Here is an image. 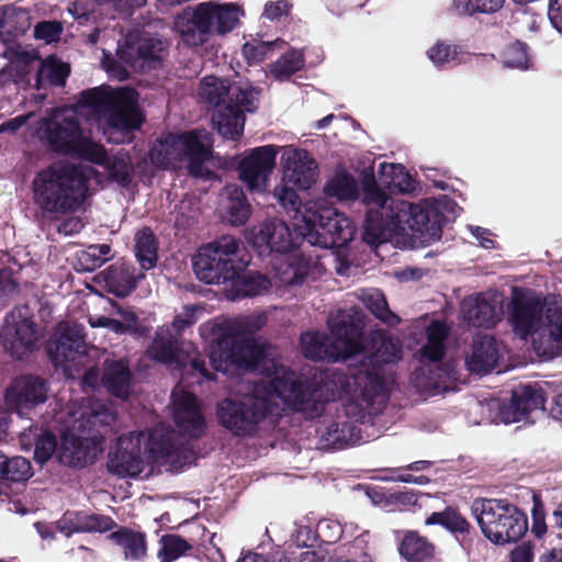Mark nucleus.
<instances>
[{
	"label": "nucleus",
	"instance_id": "obj_1",
	"mask_svg": "<svg viewBox=\"0 0 562 562\" xmlns=\"http://www.w3.org/2000/svg\"><path fill=\"white\" fill-rule=\"evenodd\" d=\"M325 193L338 200H359L366 209L362 240L371 247L390 241L393 236L408 237L411 247H425L439 240L442 214L428 203L414 204L395 199L368 181L361 193L356 179L346 172L335 175L325 186Z\"/></svg>",
	"mask_w": 562,
	"mask_h": 562
},
{
	"label": "nucleus",
	"instance_id": "obj_2",
	"mask_svg": "<svg viewBox=\"0 0 562 562\" xmlns=\"http://www.w3.org/2000/svg\"><path fill=\"white\" fill-rule=\"evenodd\" d=\"M245 393L238 398H226L217 407L220 423L235 435L250 434L267 415H277L281 405L302 412L307 417L319 416L324 402L317 400L316 392L283 367L276 369L273 376L243 385Z\"/></svg>",
	"mask_w": 562,
	"mask_h": 562
},
{
	"label": "nucleus",
	"instance_id": "obj_3",
	"mask_svg": "<svg viewBox=\"0 0 562 562\" xmlns=\"http://www.w3.org/2000/svg\"><path fill=\"white\" fill-rule=\"evenodd\" d=\"M144 450L156 460H161L178 469L194 460V451L189 442L178 437L169 426L159 424L146 436L142 431L121 436L109 452L108 469L119 476H137L144 469Z\"/></svg>",
	"mask_w": 562,
	"mask_h": 562
},
{
	"label": "nucleus",
	"instance_id": "obj_4",
	"mask_svg": "<svg viewBox=\"0 0 562 562\" xmlns=\"http://www.w3.org/2000/svg\"><path fill=\"white\" fill-rule=\"evenodd\" d=\"M508 322L520 339L532 336L539 357L549 360L562 353V305L547 303L535 293L522 294L508 305Z\"/></svg>",
	"mask_w": 562,
	"mask_h": 562
},
{
	"label": "nucleus",
	"instance_id": "obj_5",
	"mask_svg": "<svg viewBox=\"0 0 562 562\" xmlns=\"http://www.w3.org/2000/svg\"><path fill=\"white\" fill-rule=\"evenodd\" d=\"M260 89L250 83H229L227 80L207 76L199 88V95L212 112V123L218 134L236 139L244 132L245 112L258 109Z\"/></svg>",
	"mask_w": 562,
	"mask_h": 562
},
{
	"label": "nucleus",
	"instance_id": "obj_6",
	"mask_svg": "<svg viewBox=\"0 0 562 562\" xmlns=\"http://www.w3.org/2000/svg\"><path fill=\"white\" fill-rule=\"evenodd\" d=\"M78 103L106 119L108 139L115 144L132 142L133 132L143 123L137 110V94L132 89L104 86L88 89L80 93Z\"/></svg>",
	"mask_w": 562,
	"mask_h": 562
},
{
	"label": "nucleus",
	"instance_id": "obj_7",
	"mask_svg": "<svg viewBox=\"0 0 562 562\" xmlns=\"http://www.w3.org/2000/svg\"><path fill=\"white\" fill-rule=\"evenodd\" d=\"M88 179L75 165L59 164L42 170L33 180L34 202L42 211L64 214L78 209L88 190Z\"/></svg>",
	"mask_w": 562,
	"mask_h": 562
},
{
	"label": "nucleus",
	"instance_id": "obj_8",
	"mask_svg": "<svg viewBox=\"0 0 562 562\" xmlns=\"http://www.w3.org/2000/svg\"><path fill=\"white\" fill-rule=\"evenodd\" d=\"M195 311V306H186L175 316L170 326L159 327L148 352L159 362L213 380L214 374L207 370L205 359L196 347L191 341L179 340L181 333L196 322Z\"/></svg>",
	"mask_w": 562,
	"mask_h": 562
},
{
	"label": "nucleus",
	"instance_id": "obj_9",
	"mask_svg": "<svg viewBox=\"0 0 562 562\" xmlns=\"http://www.w3.org/2000/svg\"><path fill=\"white\" fill-rule=\"evenodd\" d=\"M331 338L319 333L301 335L303 355L323 361H345L355 359L362 336V322L356 313L338 311L328 318Z\"/></svg>",
	"mask_w": 562,
	"mask_h": 562
},
{
	"label": "nucleus",
	"instance_id": "obj_10",
	"mask_svg": "<svg viewBox=\"0 0 562 562\" xmlns=\"http://www.w3.org/2000/svg\"><path fill=\"white\" fill-rule=\"evenodd\" d=\"M248 263L245 245L231 235L203 245L192 258L196 278L206 284H234Z\"/></svg>",
	"mask_w": 562,
	"mask_h": 562
},
{
	"label": "nucleus",
	"instance_id": "obj_11",
	"mask_svg": "<svg viewBox=\"0 0 562 562\" xmlns=\"http://www.w3.org/2000/svg\"><path fill=\"white\" fill-rule=\"evenodd\" d=\"M213 136L205 130H194L183 134H170L150 149V160L164 168H176L187 162L189 175L195 178H210L212 171L206 162L212 157Z\"/></svg>",
	"mask_w": 562,
	"mask_h": 562
},
{
	"label": "nucleus",
	"instance_id": "obj_12",
	"mask_svg": "<svg viewBox=\"0 0 562 562\" xmlns=\"http://www.w3.org/2000/svg\"><path fill=\"white\" fill-rule=\"evenodd\" d=\"M38 134L56 153L77 156L91 162H99L104 158L103 146L83 136L79 117L74 110H54L40 121Z\"/></svg>",
	"mask_w": 562,
	"mask_h": 562
},
{
	"label": "nucleus",
	"instance_id": "obj_13",
	"mask_svg": "<svg viewBox=\"0 0 562 562\" xmlns=\"http://www.w3.org/2000/svg\"><path fill=\"white\" fill-rule=\"evenodd\" d=\"M239 8L234 3L203 2L187 7L175 20V30L190 46L207 42L214 33L226 34L238 23Z\"/></svg>",
	"mask_w": 562,
	"mask_h": 562
},
{
	"label": "nucleus",
	"instance_id": "obj_14",
	"mask_svg": "<svg viewBox=\"0 0 562 562\" xmlns=\"http://www.w3.org/2000/svg\"><path fill=\"white\" fill-rule=\"evenodd\" d=\"M294 229L311 246L342 248L352 240L356 227L352 222L333 206L319 205L296 216Z\"/></svg>",
	"mask_w": 562,
	"mask_h": 562
},
{
	"label": "nucleus",
	"instance_id": "obj_15",
	"mask_svg": "<svg viewBox=\"0 0 562 562\" xmlns=\"http://www.w3.org/2000/svg\"><path fill=\"white\" fill-rule=\"evenodd\" d=\"M472 513L482 533L495 544L516 542L528 530L526 514L506 499H476Z\"/></svg>",
	"mask_w": 562,
	"mask_h": 562
},
{
	"label": "nucleus",
	"instance_id": "obj_16",
	"mask_svg": "<svg viewBox=\"0 0 562 562\" xmlns=\"http://www.w3.org/2000/svg\"><path fill=\"white\" fill-rule=\"evenodd\" d=\"M400 350L391 342L382 340L375 353H368L362 342L355 352V359H349L348 376L368 400H374L379 404L386 401L384 380L380 375L381 363L395 362L400 358Z\"/></svg>",
	"mask_w": 562,
	"mask_h": 562
},
{
	"label": "nucleus",
	"instance_id": "obj_17",
	"mask_svg": "<svg viewBox=\"0 0 562 562\" xmlns=\"http://www.w3.org/2000/svg\"><path fill=\"white\" fill-rule=\"evenodd\" d=\"M267 357L265 347L255 339L223 335L210 348V364L215 371L227 372L231 366L248 371L261 367Z\"/></svg>",
	"mask_w": 562,
	"mask_h": 562
},
{
	"label": "nucleus",
	"instance_id": "obj_18",
	"mask_svg": "<svg viewBox=\"0 0 562 562\" xmlns=\"http://www.w3.org/2000/svg\"><path fill=\"white\" fill-rule=\"evenodd\" d=\"M166 38L148 32H131L119 44L117 56L135 71H150L162 67L168 55Z\"/></svg>",
	"mask_w": 562,
	"mask_h": 562
},
{
	"label": "nucleus",
	"instance_id": "obj_19",
	"mask_svg": "<svg viewBox=\"0 0 562 562\" xmlns=\"http://www.w3.org/2000/svg\"><path fill=\"white\" fill-rule=\"evenodd\" d=\"M0 337L4 349L16 359H22L36 348L38 335L26 304L15 307L5 316Z\"/></svg>",
	"mask_w": 562,
	"mask_h": 562
},
{
	"label": "nucleus",
	"instance_id": "obj_20",
	"mask_svg": "<svg viewBox=\"0 0 562 562\" xmlns=\"http://www.w3.org/2000/svg\"><path fill=\"white\" fill-rule=\"evenodd\" d=\"M278 146L266 145L254 148L239 164V178L251 192H263L276 167Z\"/></svg>",
	"mask_w": 562,
	"mask_h": 562
},
{
	"label": "nucleus",
	"instance_id": "obj_21",
	"mask_svg": "<svg viewBox=\"0 0 562 562\" xmlns=\"http://www.w3.org/2000/svg\"><path fill=\"white\" fill-rule=\"evenodd\" d=\"M85 327L80 324L60 326L48 346V356L55 367L67 368L87 352Z\"/></svg>",
	"mask_w": 562,
	"mask_h": 562
},
{
	"label": "nucleus",
	"instance_id": "obj_22",
	"mask_svg": "<svg viewBox=\"0 0 562 562\" xmlns=\"http://www.w3.org/2000/svg\"><path fill=\"white\" fill-rule=\"evenodd\" d=\"M546 397L541 386L519 385L512 392L510 402L501 408V417L505 424L525 420L533 423L532 414L544 412Z\"/></svg>",
	"mask_w": 562,
	"mask_h": 562
},
{
	"label": "nucleus",
	"instance_id": "obj_23",
	"mask_svg": "<svg viewBox=\"0 0 562 562\" xmlns=\"http://www.w3.org/2000/svg\"><path fill=\"white\" fill-rule=\"evenodd\" d=\"M283 180L300 190H307L318 176V166L305 149L286 146L281 156Z\"/></svg>",
	"mask_w": 562,
	"mask_h": 562
},
{
	"label": "nucleus",
	"instance_id": "obj_24",
	"mask_svg": "<svg viewBox=\"0 0 562 562\" xmlns=\"http://www.w3.org/2000/svg\"><path fill=\"white\" fill-rule=\"evenodd\" d=\"M48 383L37 375H22L16 378L8 387L5 400L11 408H14L19 416L24 411L45 403L48 395Z\"/></svg>",
	"mask_w": 562,
	"mask_h": 562
},
{
	"label": "nucleus",
	"instance_id": "obj_25",
	"mask_svg": "<svg viewBox=\"0 0 562 562\" xmlns=\"http://www.w3.org/2000/svg\"><path fill=\"white\" fill-rule=\"evenodd\" d=\"M290 231L288 224L278 218H269L260 224L257 232L254 233V246L258 248L260 255L266 252L284 254L296 246V238Z\"/></svg>",
	"mask_w": 562,
	"mask_h": 562
},
{
	"label": "nucleus",
	"instance_id": "obj_26",
	"mask_svg": "<svg viewBox=\"0 0 562 562\" xmlns=\"http://www.w3.org/2000/svg\"><path fill=\"white\" fill-rule=\"evenodd\" d=\"M461 314L468 326L490 328L501 319L502 307L493 296L476 294L463 299Z\"/></svg>",
	"mask_w": 562,
	"mask_h": 562
},
{
	"label": "nucleus",
	"instance_id": "obj_27",
	"mask_svg": "<svg viewBox=\"0 0 562 562\" xmlns=\"http://www.w3.org/2000/svg\"><path fill=\"white\" fill-rule=\"evenodd\" d=\"M173 419L176 425L191 438H199L205 430V419L198 405L196 397L189 393L172 394Z\"/></svg>",
	"mask_w": 562,
	"mask_h": 562
},
{
	"label": "nucleus",
	"instance_id": "obj_28",
	"mask_svg": "<svg viewBox=\"0 0 562 562\" xmlns=\"http://www.w3.org/2000/svg\"><path fill=\"white\" fill-rule=\"evenodd\" d=\"M218 211L224 221L233 226H241L250 217L251 205L240 187L228 184L221 192Z\"/></svg>",
	"mask_w": 562,
	"mask_h": 562
},
{
	"label": "nucleus",
	"instance_id": "obj_29",
	"mask_svg": "<svg viewBox=\"0 0 562 562\" xmlns=\"http://www.w3.org/2000/svg\"><path fill=\"white\" fill-rule=\"evenodd\" d=\"M115 422V414L104 406L90 412H85L77 420V429L86 440L101 445L112 431V424Z\"/></svg>",
	"mask_w": 562,
	"mask_h": 562
},
{
	"label": "nucleus",
	"instance_id": "obj_30",
	"mask_svg": "<svg viewBox=\"0 0 562 562\" xmlns=\"http://www.w3.org/2000/svg\"><path fill=\"white\" fill-rule=\"evenodd\" d=\"M499 359V345L492 336L484 335L474 339L472 353L467 357L465 364L471 372L488 373Z\"/></svg>",
	"mask_w": 562,
	"mask_h": 562
},
{
	"label": "nucleus",
	"instance_id": "obj_31",
	"mask_svg": "<svg viewBox=\"0 0 562 562\" xmlns=\"http://www.w3.org/2000/svg\"><path fill=\"white\" fill-rule=\"evenodd\" d=\"M145 274L127 262L111 266L105 272V282L109 291L119 297L128 296Z\"/></svg>",
	"mask_w": 562,
	"mask_h": 562
},
{
	"label": "nucleus",
	"instance_id": "obj_32",
	"mask_svg": "<svg viewBox=\"0 0 562 562\" xmlns=\"http://www.w3.org/2000/svg\"><path fill=\"white\" fill-rule=\"evenodd\" d=\"M133 374L125 360H109L103 363L101 382L106 390L119 398H127L131 391Z\"/></svg>",
	"mask_w": 562,
	"mask_h": 562
},
{
	"label": "nucleus",
	"instance_id": "obj_33",
	"mask_svg": "<svg viewBox=\"0 0 562 562\" xmlns=\"http://www.w3.org/2000/svg\"><path fill=\"white\" fill-rule=\"evenodd\" d=\"M114 521L109 516L78 513L75 518L64 517L57 522L61 532L69 537L74 532H104L114 526Z\"/></svg>",
	"mask_w": 562,
	"mask_h": 562
},
{
	"label": "nucleus",
	"instance_id": "obj_34",
	"mask_svg": "<svg viewBox=\"0 0 562 562\" xmlns=\"http://www.w3.org/2000/svg\"><path fill=\"white\" fill-rule=\"evenodd\" d=\"M90 459V450L80 437L64 434L57 450V460L67 467H85Z\"/></svg>",
	"mask_w": 562,
	"mask_h": 562
},
{
	"label": "nucleus",
	"instance_id": "obj_35",
	"mask_svg": "<svg viewBox=\"0 0 562 562\" xmlns=\"http://www.w3.org/2000/svg\"><path fill=\"white\" fill-rule=\"evenodd\" d=\"M21 440L23 443L35 441L34 458L43 464L48 461L53 454L57 457V450L59 445L57 443L56 437L48 430H42L37 426H31L29 429H24L21 434Z\"/></svg>",
	"mask_w": 562,
	"mask_h": 562
},
{
	"label": "nucleus",
	"instance_id": "obj_36",
	"mask_svg": "<svg viewBox=\"0 0 562 562\" xmlns=\"http://www.w3.org/2000/svg\"><path fill=\"white\" fill-rule=\"evenodd\" d=\"M398 551L407 562H425L432 558L435 547L417 531H406Z\"/></svg>",
	"mask_w": 562,
	"mask_h": 562
},
{
	"label": "nucleus",
	"instance_id": "obj_37",
	"mask_svg": "<svg viewBox=\"0 0 562 562\" xmlns=\"http://www.w3.org/2000/svg\"><path fill=\"white\" fill-rule=\"evenodd\" d=\"M325 446L341 449L360 440L359 428L351 422L330 424L321 436Z\"/></svg>",
	"mask_w": 562,
	"mask_h": 562
},
{
	"label": "nucleus",
	"instance_id": "obj_38",
	"mask_svg": "<svg viewBox=\"0 0 562 562\" xmlns=\"http://www.w3.org/2000/svg\"><path fill=\"white\" fill-rule=\"evenodd\" d=\"M104 158L95 162L108 168L110 176L122 187H127L133 179L134 168L131 157L126 151L120 150L109 155L103 148Z\"/></svg>",
	"mask_w": 562,
	"mask_h": 562
},
{
	"label": "nucleus",
	"instance_id": "obj_39",
	"mask_svg": "<svg viewBox=\"0 0 562 562\" xmlns=\"http://www.w3.org/2000/svg\"><path fill=\"white\" fill-rule=\"evenodd\" d=\"M121 547L125 559L137 561L146 554L145 535L123 528L110 536Z\"/></svg>",
	"mask_w": 562,
	"mask_h": 562
},
{
	"label": "nucleus",
	"instance_id": "obj_40",
	"mask_svg": "<svg viewBox=\"0 0 562 562\" xmlns=\"http://www.w3.org/2000/svg\"><path fill=\"white\" fill-rule=\"evenodd\" d=\"M29 26V14L15 7L0 8V38L23 34Z\"/></svg>",
	"mask_w": 562,
	"mask_h": 562
},
{
	"label": "nucleus",
	"instance_id": "obj_41",
	"mask_svg": "<svg viewBox=\"0 0 562 562\" xmlns=\"http://www.w3.org/2000/svg\"><path fill=\"white\" fill-rule=\"evenodd\" d=\"M158 245L149 227H144L135 235V255L143 270H149L157 262Z\"/></svg>",
	"mask_w": 562,
	"mask_h": 562
},
{
	"label": "nucleus",
	"instance_id": "obj_42",
	"mask_svg": "<svg viewBox=\"0 0 562 562\" xmlns=\"http://www.w3.org/2000/svg\"><path fill=\"white\" fill-rule=\"evenodd\" d=\"M231 286L236 291L237 296H255L262 294L268 291L271 286L270 280L255 271H243L236 282L231 284Z\"/></svg>",
	"mask_w": 562,
	"mask_h": 562
},
{
	"label": "nucleus",
	"instance_id": "obj_43",
	"mask_svg": "<svg viewBox=\"0 0 562 562\" xmlns=\"http://www.w3.org/2000/svg\"><path fill=\"white\" fill-rule=\"evenodd\" d=\"M69 72L70 68L67 64L54 57H48L41 64L37 70L36 83L38 87L44 83L61 87L65 85Z\"/></svg>",
	"mask_w": 562,
	"mask_h": 562
},
{
	"label": "nucleus",
	"instance_id": "obj_44",
	"mask_svg": "<svg viewBox=\"0 0 562 562\" xmlns=\"http://www.w3.org/2000/svg\"><path fill=\"white\" fill-rule=\"evenodd\" d=\"M426 525H440L452 533L465 535L471 529L470 522L456 509L447 507L442 512L432 513L427 519Z\"/></svg>",
	"mask_w": 562,
	"mask_h": 562
},
{
	"label": "nucleus",
	"instance_id": "obj_45",
	"mask_svg": "<svg viewBox=\"0 0 562 562\" xmlns=\"http://www.w3.org/2000/svg\"><path fill=\"white\" fill-rule=\"evenodd\" d=\"M362 302L376 318L385 324L395 326L400 323V317L389 308L386 299L381 291L373 289L364 292Z\"/></svg>",
	"mask_w": 562,
	"mask_h": 562
},
{
	"label": "nucleus",
	"instance_id": "obj_46",
	"mask_svg": "<svg viewBox=\"0 0 562 562\" xmlns=\"http://www.w3.org/2000/svg\"><path fill=\"white\" fill-rule=\"evenodd\" d=\"M446 326L440 322H432L427 331V342L423 347V356L431 361H439L445 356Z\"/></svg>",
	"mask_w": 562,
	"mask_h": 562
},
{
	"label": "nucleus",
	"instance_id": "obj_47",
	"mask_svg": "<svg viewBox=\"0 0 562 562\" xmlns=\"http://www.w3.org/2000/svg\"><path fill=\"white\" fill-rule=\"evenodd\" d=\"M33 475L30 460L23 457L8 458L4 456L3 475L1 481L25 482Z\"/></svg>",
	"mask_w": 562,
	"mask_h": 562
},
{
	"label": "nucleus",
	"instance_id": "obj_48",
	"mask_svg": "<svg viewBox=\"0 0 562 562\" xmlns=\"http://www.w3.org/2000/svg\"><path fill=\"white\" fill-rule=\"evenodd\" d=\"M379 173L383 179L384 186H395L402 191L413 190L412 178L404 171L400 164L382 162L379 166Z\"/></svg>",
	"mask_w": 562,
	"mask_h": 562
},
{
	"label": "nucleus",
	"instance_id": "obj_49",
	"mask_svg": "<svg viewBox=\"0 0 562 562\" xmlns=\"http://www.w3.org/2000/svg\"><path fill=\"white\" fill-rule=\"evenodd\" d=\"M303 54L299 50H292L283 54L276 63L271 65V74L280 79H289L294 72L303 67Z\"/></svg>",
	"mask_w": 562,
	"mask_h": 562
},
{
	"label": "nucleus",
	"instance_id": "obj_50",
	"mask_svg": "<svg viewBox=\"0 0 562 562\" xmlns=\"http://www.w3.org/2000/svg\"><path fill=\"white\" fill-rule=\"evenodd\" d=\"M160 542L161 547L158 550L157 557L161 562H173L191 549L187 540L178 535L164 536Z\"/></svg>",
	"mask_w": 562,
	"mask_h": 562
},
{
	"label": "nucleus",
	"instance_id": "obj_51",
	"mask_svg": "<svg viewBox=\"0 0 562 562\" xmlns=\"http://www.w3.org/2000/svg\"><path fill=\"white\" fill-rule=\"evenodd\" d=\"M280 282L285 285L302 283L307 276V266L297 259H289L278 268Z\"/></svg>",
	"mask_w": 562,
	"mask_h": 562
},
{
	"label": "nucleus",
	"instance_id": "obj_52",
	"mask_svg": "<svg viewBox=\"0 0 562 562\" xmlns=\"http://www.w3.org/2000/svg\"><path fill=\"white\" fill-rule=\"evenodd\" d=\"M111 246L108 244L90 245L82 254V260L88 270L101 267L111 257Z\"/></svg>",
	"mask_w": 562,
	"mask_h": 562
},
{
	"label": "nucleus",
	"instance_id": "obj_53",
	"mask_svg": "<svg viewBox=\"0 0 562 562\" xmlns=\"http://www.w3.org/2000/svg\"><path fill=\"white\" fill-rule=\"evenodd\" d=\"M504 63L506 66L512 68H527V45L521 42H515L507 46L504 52Z\"/></svg>",
	"mask_w": 562,
	"mask_h": 562
},
{
	"label": "nucleus",
	"instance_id": "obj_54",
	"mask_svg": "<svg viewBox=\"0 0 562 562\" xmlns=\"http://www.w3.org/2000/svg\"><path fill=\"white\" fill-rule=\"evenodd\" d=\"M531 532L537 537L541 538L547 532L546 524V510L544 505L540 496L532 495V508H531Z\"/></svg>",
	"mask_w": 562,
	"mask_h": 562
},
{
	"label": "nucleus",
	"instance_id": "obj_55",
	"mask_svg": "<svg viewBox=\"0 0 562 562\" xmlns=\"http://www.w3.org/2000/svg\"><path fill=\"white\" fill-rule=\"evenodd\" d=\"M63 32V24L58 21H42L34 30V36L46 43L57 42Z\"/></svg>",
	"mask_w": 562,
	"mask_h": 562
},
{
	"label": "nucleus",
	"instance_id": "obj_56",
	"mask_svg": "<svg viewBox=\"0 0 562 562\" xmlns=\"http://www.w3.org/2000/svg\"><path fill=\"white\" fill-rule=\"evenodd\" d=\"M273 196L285 210L299 211V195L293 188L286 184L278 186L274 188Z\"/></svg>",
	"mask_w": 562,
	"mask_h": 562
},
{
	"label": "nucleus",
	"instance_id": "obj_57",
	"mask_svg": "<svg viewBox=\"0 0 562 562\" xmlns=\"http://www.w3.org/2000/svg\"><path fill=\"white\" fill-rule=\"evenodd\" d=\"M429 59L438 66L450 64L456 59V50L450 45L442 43L436 44L428 52Z\"/></svg>",
	"mask_w": 562,
	"mask_h": 562
},
{
	"label": "nucleus",
	"instance_id": "obj_58",
	"mask_svg": "<svg viewBox=\"0 0 562 562\" xmlns=\"http://www.w3.org/2000/svg\"><path fill=\"white\" fill-rule=\"evenodd\" d=\"M315 540V535L310 527L300 526L292 532L290 541L296 548H311Z\"/></svg>",
	"mask_w": 562,
	"mask_h": 562
},
{
	"label": "nucleus",
	"instance_id": "obj_59",
	"mask_svg": "<svg viewBox=\"0 0 562 562\" xmlns=\"http://www.w3.org/2000/svg\"><path fill=\"white\" fill-rule=\"evenodd\" d=\"M270 47L271 43L268 42H259L257 44L246 43L243 46V54L249 60L261 61L265 59Z\"/></svg>",
	"mask_w": 562,
	"mask_h": 562
},
{
	"label": "nucleus",
	"instance_id": "obj_60",
	"mask_svg": "<svg viewBox=\"0 0 562 562\" xmlns=\"http://www.w3.org/2000/svg\"><path fill=\"white\" fill-rule=\"evenodd\" d=\"M291 4L286 0H279L277 2H268L265 5L263 16L269 20H277L284 14H288Z\"/></svg>",
	"mask_w": 562,
	"mask_h": 562
},
{
	"label": "nucleus",
	"instance_id": "obj_61",
	"mask_svg": "<svg viewBox=\"0 0 562 562\" xmlns=\"http://www.w3.org/2000/svg\"><path fill=\"white\" fill-rule=\"evenodd\" d=\"M33 116V113L21 114L15 117L9 119L0 124V133H16L27 121Z\"/></svg>",
	"mask_w": 562,
	"mask_h": 562
},
{
	"label": "nucleus",
	"instance_id": "obj_62",
	"mask_svg": "<svg viewBox=\"0 0 562 562\" xmlns=\"http://www.w3.org/2000/svg\"><path fill=\"white\" fill-rule=\"evenodd\" d=\"M83 228V223L79 217H68L65 218L57 225V233L63 234L65 236H72L78 234Z\"/></svg>",
	"mask_w": 562,
	"mask_h": 562
},
{
	"label": "nucleus",
	"instance_id": "obj_63",
	"mask_svg": "<svg viewBox=\"0 0 562 562\" xmlns=\"http://www.w3.org/2000/svg\"><path fill=\"white\" fill-rule=\"evenodd\" d=\"M512 562H532L533 546L530 542H524L517 546L510 554Z\"/></svg>",
	"mask_w": 562,
	"mask_h": 562
},
{
	"label": "nucleus",
	"instance_id": "obj_64",
	"mask_svg": "<svg viewBox=\"0 0 562 562\" xmlns=\"http://www.w3.org/2000/svg\"><path fill=\"white\" fill-rule=\"evenodd\" d=\"M548 16L552 25L562 33V0H553L550 2Z\"/></svg>",
	"mask_w": 562,
	"mask_h": 562
}]
</instances>
